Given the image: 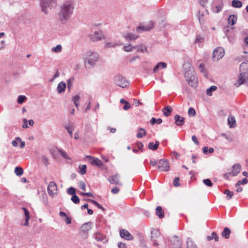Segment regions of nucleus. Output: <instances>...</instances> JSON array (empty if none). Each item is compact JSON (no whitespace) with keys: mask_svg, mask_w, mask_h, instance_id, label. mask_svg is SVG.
Returning a JSON list of instances; mask_svg holds the SVG:
<instances>
[{"mask_svg":"<svg viewBox=\"0 0 248 248\" xmlns=\"http://www.w3.org/2000/svg\"><path fill=\"white\" fill-rule=\"evenodd\" d=\"M120 175L119 174H115L109 177L108 181L111 184L122 185V183L120 181Z\"/></svg>","mask_w":248,"mask_h":248,"instance_id":"4468645a","label":"nucleus"},{"mask_svg":"<svg viewBox=\"0 0 248 248\" xmlns=\"http://www.w3.org/2000/svg\"><path fill=\"white\" fill-rule=\"evenodd\" d=\"M223 5V3H221L220 4H218L217 6H216L215 7L216 11H215V12L216 13H218L221 11L222 10Z\"/></svg>","mask_w":248,"mask_h":248,"instance_id":"603ef678","label":"nucleus"},{"mask_svg":"<svg viewBox=\"0 0 248 248\" xmlns=\"http://www.w3.org/2000/svg\"><path fill=\"white\" fill-rule=\"evenodd\" d=\"M187 248H198L197 245L194 243L192 240L188 238L186 241Z\"/></svg>","mask_w":248,"mask_h":248,"instance_id":"c756f323","label":"nucleus"},{"mask_svg":"<svg viewBox=\"0 0 248 248\" xmlns=\"http://www.w3.org/2000/svg\"><path fill=\"white\" fill-rule=\"evenodd\" d=\"M87 201L88 202H90L92 203L94 205H95L99 209H101L103 211H105V210L104 208L100 204L98 203L96 201H94L93 200H92V199H87Z\"/></svg>","mask_w":248,"mask_h":248,"instance_id":"2f4dec72","label":"nucleus"},{"mask_svg":"<svg viewBox=\"0 0 248 248\" xmlns=\"http://www.w3.org/2000/svg\"><path fill=\"white\" fill-rule=\"evenodd\" d=\"M79 186L80 188H81V189H83V190H85L86 185L84 182H81V181L80 182V183L79 184Z\"/></svg>","mask_w":248,"mask_h":248,"instance_id":"0e129e2a","label":"nucleus"},{"mask_svg":"<svg viewBox=\"0 0 248 248\" xmlns=\"http://www.w3.org/2000/svg\"><path fill=\"white\" fill-rule=\"evenodd\" d=\"M119 248H126V246L124 243L119 242L118 244Z\"/></svg>","mask_w":248,"mask_h":248,"instance_id":"774afa93","label":"nucleus"},{"mask_svg":"<svg viewBox=\"0 0 248 248\" xmlns=\"http://www.w3.org/2000/svg\"><path fill=\"white\" fill-rule=\"evenodd\" d=\"M66 85L65 82L63 81L60 82L57 87V91L59 93H61L65 91Z\"/></svg>","mask_w":248,"mask_h":248,"instance_id":"6ab92c4d","label":"nucleus"},{"mask_svg":"<svg viewBox=\"0 0 248 248\" xmlns=\"http://www.w3.org/2000/svg\"><path fill=\"white\" fill-rule=\"evenodd\" d=\"M151 239L154 247H158L157 248H165L164 239L157 230L154 229L152 231Z\"/></svg>","mask_w":248,"mask_h":248,"instance_id":"7ed1b4c3","label":"nucleus"},{"mask_svg":"<svg viewBox=\"0 0 248 248\" xmlns=\"http://www.w3.org/2000/svg\"><path fill=\"white\" fill-rule=\"evenodd\" d=\"M71 200L75 204L78 203L80 201L78 197L76 194L72 195Z\"/></svg>","mask_w":248,"mask_h":248,"instance_id":"a18cd8bd","label":"nucleus"},{"mask_svg":"<svg viewBox=\"0 0 248 248\" xmlns=\"http://www.w3.org/2000/svg\"><path fill=\"white\" fill-rule=\"evenodd\" d=\"M231 233V230L228 227H225L224 228V230L221 233V235L225 237L226 239H228L230 237Z\"/></svg>","mask_w":248,"mask_h":248,"instance_id":"bb28decb","label":"nucleus"},{"mask_svg":"<svg viewBox=\"0 0 248 248\" xmlns=\"http://www.w3.org/2000/svg\"><path fill=\"white\" fill-rule=\"evenodd\" d=\"M23 169L20 167H16L15 169V173L17 176H20L23 173Z\"/></svg>","mask_w":248,"mask_h":248,"instance_id":"4c0bfd02","label":"nucleus"},{"mask_svg":"<svg viewBox=\"0 0 248 248\" xmlns=\"http://www.w3.org/2000/svg\"><path fill=\"white\" fill-rule=\"evenodd\" d=\"M248 182V179L245 178H244L242 180H239L236 184H235V186L236 187H237L238 186H239V185L240 184H243V185H244V184H246Z\"/></svg>","mask_w":248,"mask_h":248,"instance_id":"864d4df0","label":"nucleus"},{"mask_svg":"<svg viewBox=\"0 0 248 248\" xmlns=\"http://www.w3.org/2000/svg\"><path fill=\"white\" fill-rule=\"evenodd\" d=\"M199 69L201 72L203 73L204 74V75L205 76H206V72L204 69V64L203 63H201L199 65Z\"/></svg>","mask_w":248,"mask_h":248,"instance_id":"5fc2aeb1","label":"nucleus"},{"mask_svg":"<svg viewBox=\"0 0 248 248\" xmlns=\"http://www.w3.org/2000/svg\"><path fill=\"white\" fill-rule=\"evenodd\" d=\"M64 221L66 224H69L71 223V219L70 217H68L67 216L64 217Z\"/></svg>","mask_w":248,"mask_h":248,"instance_id":"338daca9","label":"nucleus"},{"mask_svg":"<svg viewBox=\"0 0 248 248\" xmlns=\"http://www.w3.org/2000/svg\"><path fill=\"white\" fill-rule=\"evenodd\" d=\"M172 110V109L170 106H167L162 109L164 115L166 117H169L170 115Z\"/></svg>","mask_w":248,"mask_h":248,"instance_id":"4be33fe9","label":"nucleus"},{"mask_svg":"<svg viewBox=\"0 0 248 248\" xmlns=\"http://www.w3.org/2000/svg\"><path fill=\"white\" fill-rule=\"evenodd\" d=\"M58 0H40V5L42 12L46 15L48 14L47 8H55L57 6Z\"/></svg>","mask_w":248,"mask_h":248,"instance_id":"39448f33","label":"nucleus"},{"mask_svg":"<svg viewBox=\"0 0 248 248\" xmlns=\"http://www.w3.org/2000/svg\"><path fill=\"white\" fill-rule=\"evenodd\" d=\"M59 152L63 157L65 158V159H70V158L69 157L66 152H65L64 151L62 150V149H59Z\"/></svg>","mask_w":248,"mask_h":248,"instance_id":"c03bdc74","label":"nucleus"},{"mask_svg":"<svg viewBox=\"0 0 248 248\" xmlns=\"http://www.w3.org/2000/svg\"><path fill=\"white\" fill-rule=\"evenodd\" d=\"M188 114L189 116H194L196 114V111L193 108H190L188 109Z\"/></svg>","mask_w":248,"mask_h":248,"instance_id":"6e6d98bb","label":"nucleus"},{"mask_svg":"<svg viewBox=\"0 0 248 248\" xmlns=\"http://www.w3.org/2000/svg\"><path fill=\"white\" fill-rule=\"evenodd\" d=\"M119 192V189L117 187L115 186L111 189V192L113 194H117Z\"/></svg>","mask_w":248,"mask_h":248,"instance_id":"69168bd1","label":"nucleus"},{"mask_svg":"<svg viewBox=\"0 0 248 248\" xmlns=\"http://www.w3.org/2000/svg\"><path fill=\"white\" fill-rule=\"evenodd\" d=\"M119 45L117 43H111V42H108L106 43L105 45V47L106 48H108V47H114Z\"/></svg>","mask_w":248,"mask_h":248,"instance_id":"de8ad7c7","label":"nucleus"},{"mask_svg":"<svg viewBox=\"0 0 248 248\" xmlns=\"http://www.w3.org/2000/svg\"><path fill=\"white\" fill-rule=\"evenodd\" d=\"M223 193L224 194L227 195V199L228 200H231L233 195V192L232 191H230L228 189H225Z\"/></svg>","mask_w":248,"mask_h":248,"instance_id":"58836bf2","label":"nucleus"},{"mask_svg":"<svg viewBox=\"0 0 248 248\" xmlns=\"http://www.w3.org/2000/svg\"><path fill=\"white\" fill-rule=\"evenodd\" d=\"M62 47L61 45H58L55 47H53L51 49V50L53 52H60L62 50Z\"/></svg>","mask_w":248,"mask_h":248,"instance_id":"8fccbe9b","label":"nucleus"},{"mask_svg":"<svg viewBox=\"0 0 248 248\" xmlns=\"http://www.w3.org/2000/svg\"><path fill=\"white\" fill-rule=\"evenodd\" d=\"M175 124L177 126H182L184 124L185 119L180 115L176 114L174 117Z\"/></svg>","mask_w":248,"mask_h":248,"instance_id":"dca6fc26","label":"nucleus"},{"mask_svg":"<svg viewBox=\"0 0 248 248\" xmlns=\"http://www.w3.org/2000/svg\"><path fill=\"white\" fill-rule=\"evenodd\" d=\"M243 84H246L248 86V76L246 77L245 73H241L238 81L234 83V86L239 87Z\"/></svg>","mask_w":248,"mask_h":248,"instance_id":"1a4fd4ad","label":"nucleus"},{"mask_svg":"<svg viewBox=\"0 0 248 248\" xmlns=\"http://www.w3.org/2000/svg\"><path fill=\"white\" fill-rule=\"evenodd\" d=\"M92 224L91 222H88L83 224L81 227V231L84 232H87L91 230Z\"/></svg>","mask_w":248,"mask_h":248,"instance_id":"aec40b11","label":"nucleus"},{"mask_svg":"<svg viewBox=\"0 0 248 248\" xmlns=\"http://www.w3.org/2000/svg\"><path fill=\"white\" fill-rule=\"evenodd\" d=\"M79 172L81 174L84 175L86 173L87 166L86 165H82L79 166Z\"/></svg>","mask_w":248,"mask_h":248,"instance_id":"79ce46f5","label":"nucleus"},{"mask_svg":"<svg viewBox=\"0 0 248 248\" xmlns=\"http://www.w3.org/2000/svg\"><path fill=\"white\" fill-rule=\"evenodd\" d=\"M232 6L235 8H240L242 6V3L238 0H233L232 2Z\"/></svg>","mask_w":248,"mask_h":248,"instance_id":"c9c22d12","label":"nucleus"},{"mask_svg":"<svg viewBox=\"0 0 248 248\" xmlns=\"http://www.w3.org/2000/svg\"><path fill=\"white\" fill-rule=\"evenodd\" d=\"M120 235L122 238L126 240L130 241L133 239V237L131 233L125 229H121L120 231Z\"/></svg>","mask_w":248,"mask_h":248,"instance_id":"ddd939ff","label":"nucleus"},{"mask_svg":"<svg viewBox=\"0 0 248 248\" xmlns=\"http://www.w3.org/2000/svg\"><path fill=\"white\" fill-rule=\"evenodd\" d=\"M154 24L153 21H150L147 26H140L137 28V31H149L154 27Z\"/></svg>","mask_w":248,"mask_h":248,"instance_id":"2eb2a0df","label":"nucleus"},{"mask_svg":"<svg viewBox=\"0 0 248 248\" xmlns=\"http://www.w3.org/2000/svg\"><path fill=\"white\" fill-rule=\"evenodd\" d=\"M120 103L122 104H124V105L123 107V109L125 110H128L131 107V105L129 102L124 99H121L120 100Z\"/></svg>","mask_w":248,"mask_h":248,"instance_id":"7c9ffc66","label":"nucleus"},{"mask_svg":"<svg viewBox=\"0 0 248 248\" xmlns=\"http://www.w3.org/2000/svg\"><path fill=\"white\" fill-rule=\"evenodd\" d=\"M147 50V47L143 45H140L138 46V51H140L141 52H144Z\"/></svg>","mask_w":248,"mask_h":248,"instance_id":"3c124183","label":"nucleus"},{"mask_svg":"<svg viewBox=\"0 0 248 248\" xmlns=\"http://www.w3.org/2000/svg\"><path fill=\"white\" fill-rule=\"evenodd\" d=\"M225 54V51L223 47H218L213 51V59L214 61H217L222 58Z\"/></svg>","mask_w":248,"mask_h":248,"instance_id":"0eeeda50","label":"nucleus"},{"mask_svg":"<svg viewBox=\"0 0 248 248\" xmlns=\"http://www.w3.org/2000/svg\"><path fill=\"white\" fill-rule=\"evenodd\" d=\"M57 186L56 183L53 181L49 182L47 186V191L48 194L51 197H54L57 195Z\"/></svg>","mask_w":248,"mask_h":248,"instance_id":"9d476101","label":"nucleus"},{"mask_svg":"<svg viewBox=\"0 0 248 248\" xmlns=\"http://www.w3.org/2000/svg\"><path fill=\"white\" fill-rule=\"evenodd\" d=\"M207 239L208 241H211L214 239L215 241L217 242L218 241V237L216 232H213L211 234V236H207Z\"/></svg>","mask_w":248,"mask_h":248,"instance_id":"473e14b6","label":"nucleus"},{"mask_svg":"<svg viewBox=\"0 0 248 248\" xmlns=\"http://www.w3.org/2000/svg\"><path fill=\"white\" fill-rule=\"evenodd\" d=\"M80 96L78 95H76L72 97V100L74 103L79 102Z\"/></svg>","mask_w":248,"mask_h":248,"instance_id":"bf43d9fd","label":"nucleus"},{"mask_svg":"<svg viewBox=\"0 0 248 248\" xmlns=\"http://www.w3.org/2000/svg\"><path fill=\"white\" fill-rule=\"evenodd\" d=\"M177 239V236H174L173 239L171 240L173 244V248H182L181 243Z\"/></svg>","mask_w":248,"mask_h":248,"instance_id":"393cba45","label":"nucleus"},{"mask_svg":"<svg viewBox=\"0 0 248 248\" xmlns=\"http://www.w3.org/2000/svg\"><path fill=\"white\" fill-rule=\"evenodd\" d=\"M26 99H27V97L25 96L22 95H20L18 96L17 102V103L18 104H23L24 101L25 100H26Z\"/></svg>","mask_w":248,"mask_h":248,"instance_id":"37998d69","label":"nucleus"},{"mask_svg":"<svg viewBox=\"0 0 248 248\" xmlns=\"http://www.w3.org/2000/svg\"><path fill=\"white\" fill-rule=\"evenodd\" d=\"M159 145V142L158 141H156L155 143L151 142L149 143L148 148L152 151H155L158 148Z\"/></svg>","mask_w":248,"mask_h":248,"instance_id":"b1692460","label":"nucleus"},{"mask_svg":"<svg viewBox=\"0 0 248 248\" xmlns=\"http://www.w3.org/2000/svg\"><path fill=\"white\" fill-rule=\"evenodd\" d=\"M42 161L46 166H47L48 164H49L48 159L46 156H43Z\"/></svg>","mask_w":248,"mask_h":248,"instance_id":"e2e57ef3","label":"nucleus"},{"mask_svg":"<svg viewBox=\"0 0 248 248\" xmlns=\"http://www.w3.org/2000/svg\"><path fill=\"white\" fill-rule=\"evenodd\" d=\"M74 77H71L69 79H68L67 81V88H68L69 91H70L71 88L73 86V82L74 81Z\"/></svg>","mask_w":248,"mask_h":248,"instance_id":"a19ab883","label":"nucleus"},{"mask_svg":"<svg viewBox=\"0 0 248 248\" xmlns=\"http://www.w3.org/2000/svg\"><path fill=\"white\" fill-rule=\"evenodd\" d=\"M157 168L164 171H168L170 170L169 162L166 159H160L157 163Z\"/></svg>","mask_w":248,"mask_h":248,"instance_id":"6e6552de","label":"nucleus"},{"mask_svg":"<svg viewBox=\"0 0 248 248\" xmlns=\"http://www.w3.org/2000/svg\"><path fill=\"white\" fill-rule=\"evenodd\" d=\"M179 181V177L175 178V179L173 180V185H174V186L177 187V186H179L180 185L178 182Z\"/></svg>","mask_w":248,"mask_h":248,"instance_id":"052dcab7","label":"nucleus"},{"mask_svg":"<svg viewBox=\"0 0 248 248\" xmlns=\"http://www.w3.org/2000/svg\"><path fill=\"white\" fill-rule=\"evenodd\" d=\"M99 58L98 54L94 52L88 51L84 54L83 59L86 66L89 65V68L93 67Z\"/></svg>","mask_w":248,"mask_h":248,"instance_id":"f03ea898","label":"nucleus"},{"mask_svg":"<svg viewBox=\"0 0 248 248\" xmlns=\"http://www.w3.org/2000/svg\"><path fill=\"white\" fill-rule=\"evenodd\" d=\"M67 193L70 195H74L76 194V189L73 187H70L67 189Z\"/></svg>","mask_w":248,"mask_h":248,"instance_id":"49530a36","label":"nucleus"},{"mask_svg":"<svg viewBox=\"0 0 248 248\" xmlns=\"http://www.w3.org/2000/svg\"><path fill=\"white\" fill-rule=\"evenodd\" d=\"M166 67H167V64L165 62H158L155 66L154 68L153 69V72L154 73H155L158 71V69L160 68H166Z\"/></svg>","mask_w":248,"mask_h":248,"instance_id":"5701e85b","label":"nucleus"},{"mask_svg":"<svg viewBox=\"0 0 248 248\" xmlns=\"http://www.w3.org/2000/svg\"><path fill=\"white\" fill-rule=\"evenodd\" d=\"M236 120L235 117L232 116H229L228 118V124L230 128L235 127Z\"/></svg>","mask_w":248,"mask_h":248,"instance_id":"412c9836","label":"nucleus"},{"mask_svg":"<svg viewBox=\"0 0 248 248\" xmlns=\"http://www.w3.org/2000/svg\"><path fill=\"white\" fill-rule=\"evenodd\" d=\"M135 47L136 46L131 47L130 45H128L124 47V50L126 52H130L132 50V48Z\"/></svg>","mask_w":248,"mask_h":248,"instance_id":"13d9d810","label":"nucleus"},{"mask_svg":"<svg viewBox=\"0 0 248 248\" xmlns=\"http://www.w3.org/2000/svg\"><path fill=\"white\" fill-rule=\"evenodd\" d=\"M124 37L127 41H131L136 40L139 37V36L132 33H127L124 35Z\"/></svg>","mask_w":248,"mask_h":248,"instance_id":"a878e982","label":"nucleus"},{"mask_svg":"<svg viewBox=\"0 0 248 248\" xmlns=\"http://www.w3.org/2000/svg\"><path fill=\"white\" fill-rule=\"evenodd\" d=\"M64 128L66 129L67 131L68 134H69L71 138H72L73 137V131L74 130V128L73 125H64Z\"/></svg>","mask_w":248,"mask_h":248,"instance_id":"72a5a7b5","label":"nucleus"},{"mask_svg":"<svg viewBox=\"0 0 248 248\" xmlns=\"http://www.w3.org/2000/svg\"><path fill=\"white\" fill-rule=\"evenodd\" d=\"M22 209L23 210V211L24 212L25 218L26 217L30 218V213H29V211L27 210V209L25 207H23Z\"/></svg>","mask_w":248,"mask_h":248,"instance_id":"680f3d73","label":"nucleus"},{"mask_svg":"<svg viewBox=\"0 0 248 248\" xmlns=\"http://www.w3.org/2000/svg\"><path fill=\"white\" fill-rule=\"evenodd\" d=\"M93 237L97 241H101L103 243H105L107 241L106 237L99 232L94 233L93 234Z\"/></svg>","mask_w":248,"mask_h":248,"instance_id":"f3484780","label":"nucleus"},{"mask_svg":"<svg viewBox=\"0 0 248 248\" xmlns=\"http://www.w3.org/2000/svg\"><path fill=\"white\" fill-rule=\"evenodd\" d=\"M85 157L89 159V162L93 166L101 167L103 165L102 161L97 158H94L91 155H86Z\"/></svg>","mask_w":248,"mask_h":248,"instance_id":"f8f14e48","label":"nucleus"},{"mask_svg":"<svg viewBox=\"0 0 248 248\" xmlns=\"http://www.w3.org/2000/svg\"><path fill=\"white\" fill-rule=\"evenodd\" d=\"M150 122L152 125H154L155 124H160L162 122V120L161 118L156 119L153 117L151 118Z\"/></svg>","mask_w":248,"mask_h":248,"instance_id":"e433bc0d","label":"nucleus"},{"mask_svg":"<svg viewBox=\"0 0 248 248\" xmlns=\"http://www.w3.org/2000/svg\"><path fill=\"white\" fill-rule=\"evenodd\" d=\"M90 39L93 42L101 40L103 37V34L101 31H95L93 33L89 35Z\"/></svg>","mask_w":248,"mask_h":248,"instance_id":"9b49d317","label":"nucleus"},{"mask_svg":"<svg viewBox=\"0 0 248 248\" xmlns=\"http://www.w3.org/2000/svg\"><path fill=\"white\" fill-rule=\"evenodd\" d=\"M20 140L19 137H16L15 140L12 141V144L14 147H17L18 146V142Z\"/></svg>","mask_w":248,"mask_h":248,"instance_id":"4d7b16f0","label":"nucleus"},{"mask_svg":"<svg viewBox=\"0 0 248 248\" xmlns=\"http://www.w3.org/2000/svg\"><path fill=\"white\" fill-rule=\"evenodd\" d=\"M202 182L207 186L211 187L213 186V183L210 179H204Z\"/></svg>","mask_w":248,"mask_h":248,"instance_id":"09e8293b","label":"nucleus"},{"mask_svg":"<svg viewBox=\"0 0 248 248\" xmlns=\"http://www.w3.org/2000/svg\"><path fill=\"white\" fill-rule=\"evenodd\" d=\"M217 89V87L216 86H212L210 88L207 89L206 93L209 96L212 95V92L216 91Z\"/></svg>","mask_w":248,"mask_h":248,"instance_id":"ea45409f","label":"nucleus"},{"mask_svg":"<svg viewBox=\"0 0 248 248\" xmlns=\"http://www.w3.org/2000/svg\"><path fill=\"white\" fill-rule=\"evenodd\" d=\"M114 82L115 85L122 88H125L129 84L128 80L121 75H118L115 77Z\"/></svg>","mask_w":248,"mask_h":248,"instance_id":"423d86ee","label":"nucleus"},{"mask_svg":"<svg viewBox=\"0 0 248 248\" xmlns=\"http://www.w3.org/2000/svg\"><path fill=\"white\" fill-rule=\"evenodd\" d=\"M74 8V3L72 0H66L62 3L58 13L59 21L62 24L68 22L73 14Z\"/></svg>","mask_w":248,"mask_h":248,"instance_id":"f257e3e1","label":"nucleus"},{"mask_svg":"<svg viewBox=\"0 0 248 248\" xmlns=\"http://www.w3.org/2000/svg\"><path fill=\"white\" fill-rule=\"evenodd\" d=\"M156 215L160 218H162L164 217V213L162 211V207L158 206L156 208Z\"/></svg>","mask_w":248,"mask_h":248,"instance_id":"c85d7f7f","label":"nucleus"},{"mask_svg":"<svg viewBox=\"0 0 248 248\" xmlns=\"http://www.w3.org/2000/svg\"><path fill=\"white\" fill-rule=\"evenodd\" d=\"M232 168L233 170L230 172L229 174L234 176L237 175L240 172L241 170L240 165L238 164H236L233 166Z\"/></svg>","mask_w":248,"mask_h":248,"instance_id":"a211bd4d","label":"nucleus"},{"mask_svg":"<svg viewBox=\"0 0 248 248\" xmlns=\"http://www.w3.org/2000/svg\"><path fill=\"white\" fill-rule=\"evenodd\" d=\"M139 131L137 134V137L138 138H142L146 134V131L144 128H140Z\"/></svg>","mask_w":248,"mask_h":248,"instance_id":"f704fd0d","label":"nucleus"},{"mask_svg":"<svg viewBox=\"0 0 248 248\" xmlns=\"http://www.w3.org/2000/svg\"><path fill=\"white\" fill-rule=\"evenodd\" d=\"M237 20V16L234 15H230L228 19V23L231 25H234Z\"/></svg>","mask_w":248,"mask_h":248,"instance_id":"cd10ccee","label":"nucleus"},{"mask_svg":"<svg viewBox=\"0 0 248 248\" xmlns=\"http://www.w3.org/2000/svg\"><path fill=\"white\" fill-rule=\"evenodd\" d=\"M185 77L188 84L193 88H196L198 85V79L192 69L188 71L185 70Z\"/></svg>","mask_w":248,"mask_h":248,"instance_id":"20e7f679","label":"nucleus"}]
</instances>
